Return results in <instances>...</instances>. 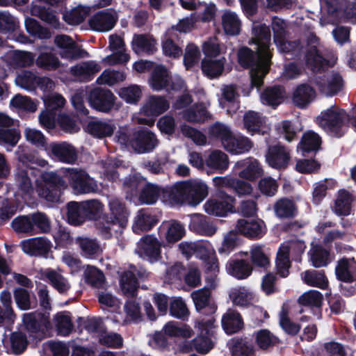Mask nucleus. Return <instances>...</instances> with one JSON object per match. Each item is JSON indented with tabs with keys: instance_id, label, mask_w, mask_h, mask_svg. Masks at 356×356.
Masks as SVG:
<instances>
[{
	"instance_id": "obj_37",
	"label": "nucleus",
	"mask_w": 356,
	"mask_h": 356,
	"mask_svg": "<svg viewBox=\"0 0 356 356\" xmlns=\"http://www.w3.org/2000/svg\"><path fill=\"white\" fill-rule=\"evenodd\" d=\"M222 326L227 334H232L243 328V321L238 312L228 310L222 317Z\"/></svg>"
},
{
	"instance_id": "obj_26",
	"label": "nucleus",
	"mask_w": 356,
	"mask_h": 356,
	"mask_svg": "<svg viewBox=\"0 0 356 356\" xmlns=\"http://www.w3.org/2000/svg\"><path fill=\"white\" fill-rule=\"evenodd\" d=\"M236 229L247 237L255 238L264 234V225L261 220L241 219L238 220Z\"/></svg>"
},
{
	"instance_id": "obj_63",
	"label": "nucleus",
	"mask_w": 356,
	"mask_h": 356,
	"mask_svg": "<svg viewBox=\"0 0 356 356\" xmlns=\"http://www.w3.org/2000/svg\"><path fill=\"white\" fill-rule=\"evenodd\" d=\"M38 77L29 71H24L15 78L16 85L26 90L33 88L38 83Z\"/></svg>"
},
{
	"instance_id": "obj_38",
	"label": "nucleus",
	"mask_w": 356,
	"mask_h": 356,
	"mask_svg": "<svg viewBox=\"0 0 356 356\" xmlns=\"http://www.w3.org/2000/svg\"><path fill=\"white\" fill-rule=\"evenodd\" d=\"M136 269L125 271L121 276L120 284L123 295L127 297L136 296L138 289V282L136 280Z\"/></svg>"
},
{
	"instance_id": "obj_35",
	"label": "nucleus",
	"mask_w": 356,
	"mask_h": 356,
	"mask_svg": "<svg viewBox=\"0 0 356 356\" xmlns=\"http://www.w3.org/2000/svg\"><path fill=\"white\" fill-rule=\"evenodd\" d=\"M131 44L132 49L136 54H152L156 50V42L149 35H135Z\"/></svg>"
},
{
	"instance_id": "obj_52",
	"label": "nucleus",
	"mask_w": 356,
	"mask_h": 356,
	"mask_svg": "<svg viewBox=\"0 0 356 356\" xmlns=\"http://www.w3.org/2000/svg\"><path fill=\"white\" fill-rule=\"evenodd\" d=\"M183 118L191 122H203L210 118V115L206 110L205 106L195 105L193 107L186 109L183 113Z\"/></svg>"
},
{
	"instance_id": "obj_14",
	"label": "nucleus",
	"mask_w": 356,
	"mask_h": 356,
	"mask_svg": "<svg viewBox=\"0 0 356 356\" xmlns=\"http://www.w3.org/2000/svg\"><path fill=\"white\" fill-rule=\"evenodd\" d=\"M136 252L151 262L156 261L161 253V244L156 238L147 235L138 242Z\"/></svg>"
},
{
	"instance_id": "obj_24",
	"label": "nucleus",
	"mask_w": 356,
	"mask_h": 356,
	"mask_svg": "<svg viewBox=\"0 0 356 356\" xmlns=\"http://www.w3.org/2000/svg\"><path fill=\"white\" fill-rule=\"evenodd\" d=\"M205 165L213 172L222 173L227 170L229 167V157L224 152L214 149L211 151L206 157Z\"/></svg>"
},
{
	"instance_id": "obj_27",
	"label": "nucleus",
	"mask_w": 356,
	"mask_h": 356,
	"mask_svg": "<svg viewBox=\"0 0 356 356\" xmlns=\"http://www.w3.org/2000/svg\"><path fill=\"white\" fill-rule=\"evenodd\" d=\"M229 296L232 303L238 307H248L256 301L254 293L244 286H238L230 290Z\"/></svg>"
},
{
	"instance_id": "obj_51",
	"label": "nucleus",
	"mask_w": 356,
	"mask_h": 356,
	"mask_svg": "<svg viewBox=\"0 0 356 356\" xmlns=\"http://www.w3.org/2000/svg\"><path fill=\"white\" fill-rule=\"evenodd\" d=\"M303 281L311 286L324 289L327 285V280L323 272L316 270H306L301 274Z\"/></svg>"
},
{
	"instance_id": "obj_50",
	"label": "nucleus",
	"mask_w": 356,
	"mask_h": 356,
	"mask_svg": "<svg viewBox=\"0 0 356 356\" xmlns=\"http://www.w3.org/2000/svg\"><path fill=\"white\" fill-rule=\"evenodd\" d=\"M353 199L351 195L346 191H340L335 201L334 211L339 216H347L350 212Z\"/></svg>"
},
{
	"instance_id": "obj_23",
	"label": "nucleus",
	"mask_w": 356,
	"mask_h": 356,
	"mask_svg": "<svg viewBox=\"0 0 356 356\" xmlns=\"http://www.w3.org/2000/svg\"><path fill=\"white\" fill-rule=\"evenodd\" d=\"M169 106V102L163 97L152 95L146 99L140 111L148 116H158L166 111Z\"/></svg>"
},
{
	"instance_id": "obj_42",
	"label": "nucleus",
	"mask_w": 356,
	"mask_h": 356,
	"mask_svg": "<svg viewBox=\"0 0 356 356\" xmlns=\"http://www.w3.org/2000/svg\"><path fill=\"white\" fill-rule=\"evenodd\" d=\"M161 230L165 232V238L168 243H174L180 240L185 233L184 227L176 220L163 223Z\"/></svg>"
},
{
	"instance_id": "obj_56",
	"label": "nucleus",
	"mask_w": 356,
	"mask_h": 356,
	"mask_svg": "<svg viewBox=\"0 0 356 356\" xmlns=\"http://www.w3.org/2000/svg\"><path fill=\"white\" fill-rule=\"evenodd\" d=\"M12 227L17 232L26 233L29 235L35 234L31 216H22L15 218L12 222Z\"/></svg>"
},
{
	"instance_id": "obj_59",
	"label": "nucleus",
	"mask_w": 356,
	"mask_h": 356,
	"mask_svg": "<svg viewBox=\"0 0 356 356\" xmlns=\"http://www.w3.org/2000/svg\"><path fill=\"white\" fill-rule=\"evenodd\" d=\"M40 319L42 317L39 314H24L23 315V322L26 329L32 334H36L40 331L43 332L44 329L48 327L47 324H40L38 322Z\"/></svg>"
},
{
	"instance_id": "obj_62",
	"label": "nucleus",
	"mask_w": 356,
	"mask_h": 356,
	"mask_svg": "<svg viewBox=\"0 0 356 356\" xmlns=\"http://www.w3.org/2000/svg\"><path fill=\"white\" fill-rule=\"evenodd\" d=\"M323 301V295L318 291L310 290L302 294L298 302L305 306L320 307Z\"/></svg>"
},
{
	"instance_id": "obj_1",
	"label": "nucleus",
	"mask_w": 356,
	"mask_h": 356,
	"mask_svg": "<svg viewBox=\"0 0 356 356\" xmlns=\"http://www.w3.org/2000/svg\"><path fill=\"white\" fill-rule=\"evenodd\" d=\"M250 44L256 45L257 56L248 47H242L238 51V60L241 65L251 67L250 77L252 86L260 87L263 79L268 73L272 56L269 47L270 31L264 24L255 22L252 29Z\"/></svg>"
},
{
	"instance_id": "obj_17",
	"label": "nucleus",
	"mask_w": 356,
	"mask_h": 356,
	"mask_svg": "<svg viewBox=\"0 0 356 356\" xmlns=\"http://www.w3.org/2000/svg\"><path fill=\"white\" fill-rule=\"evenodd\" d=\"M24 252L31 256H45L51 248L50 241L44 237L24 240L21 243Z\"/></svg>"
},
{
	"instance_id": "obj_31",
	"label": "nucleus",
	"mask_w": 356,
	"mask_h": 356,
	"mask_svg": "<svg viewBox=\"0 0 356 356\" xmlns=\"http://www.w3.org/2000/svg\"><path fill=\"white\" fill-rule=\"evenodd\" d=\"M316 92L313 88L307 84H301L294 90L292 96L293 104L304 108L314 100Z\"/></svg>"
},
{
	"instance_id": "obj_3",
	"label": "nucleus",
	"mask_w": 356,
	"mask_h": 356,
	"mask_svg": "<svg viewBox=\"0 0 356 356\" xmlns=\"http://www.w3.org/2000/svg\"><path fill=\"white\" fill-rule=\"evenodd\" d=\"M115 137L121 145L130 146L138 153L150 152L158 145L155 134L145 129L134 131L130 134L127 128H120Z\"/></svg>"
},
{
	"instance_id": "obj_12",
	"label": "nucleus",
	"mask_w": 356,
	"mask_h": 356,
	"mask_svg": "<svg viewBox=\"0 0 356 356\" xmlns=\"http://www.w3.org/2000/svg\"><path fill=\"white\" fill-rule=\"evenodd\" d=\"M243 125L250 135H265L270 132V124L268 119L259 113L249 111L243 115Z\"/></svg>"
},
{
	"instance_id": "obj_5",
	"label": "nucleus",
	"mask_w": 356,
	"mask_h": 356,
	"mask_svg": "<svg viewBox=\"0 0 356 356\" xmlns=\"http://www.w3.org/2000/svg\"><path fill=\"white\" fill-rule=\"evenodd\" d=\"M76 194L95 193L98 191L97 182L83 170L68 168L61 170Z\"/></svg>"
},
{
	"instance_id": "obj_29",
	"label": "nucleus",
	"mask_w": 356,
	"mask_h": 356,
	"mask_svg": "<svg viewBox=\"0 0 356 356\" xmlns=\"http://www.w3.org/2000/svg\"><path fill=\"white\" fill-rule=\"evenodd\" d=\"M221 24L225 34L236 35L241 32V21L238 15L229 10H225L221 15Z\"/></svg>"
},
{
	"instance_id": "obj_10",
	"label": "nucleus",
	"mask_w": 356,
	"mask_h": 356,
	"mask_svg": "<svg viewBox=\"0 0 356 356\" xmlns=\"http://www.w3.org/2000/svg\"><path fill=\"white\" fill-rule=\"evenodd\" d=\"M234 198L222 191L217 193L204 204L205 212L215 216H225L234 208Z\"/></svg>"
},
{
	"instance_id": "obj_20",
	"label": "nucleus",
	"mask_w": 356,
	"mask_h": 356,
	"mask_svg": "<svg viewBox=\"0 0 356 356\" xmlns=\"http://www.w3.org/2000/svg\"><path fill=\"white\" fill-rule=\"evenodd\" d=\"M75 242L80 249L81 256L86 259H95L102 252L101 244L96 238L79 236Z\"/></svg>"
},
{
	"instance_id": "obj_21",
	"label": "nucleus",
	"mask_w": 356,
	"mask_h": 356,
	"mask_svg": "<svg viewBox=\"0 0 356 356\" xmlns=\"http://www.w3.org/2000/svg\"><path fill=\"white\" fill-rule=\"evenodd\" d=\"M319 90L326 95L337 94L343 86V81L337 73L326 74L324 78H319L316 81Z\"/></svg>"
},
{
	"instance_id": "obj_39",
	"label": "nucleus",
	"mask_w": 356,
	"mask_h": 356,
	"mask_svg": "<svg viewBox=\"0 0 356 356\" xmlns=\"http://www.w3.org/2000/svg\"><path fill=\"white\" fill-rule=\"evenodd\" d=\"M40 274L42 278L47 279L60 293L66 292L70 287L68 281L61 274L54 270H41Z\"/></svg>"
},
{
	"instance_id": "obj_41",
	"label": "nucleus",
	"mask_w": 356,
	"mask_h": 356,
	"mask_svg": "<svg viewBox=\"0 0 356 356\" xmlns=\"http://www.w3.org/2000/svg\"><path fill=\"white\" fill-rule=\"evenodd\" d=\"M87 129L91 135L101 138L111 136L115 126L111 121H92L88 123Z\"/></svg>"
},
{
	"instance_id": "obj_40",
	"label": "nucleus",
	"mask_w": 356,
	"mask_h": 356,
	"mask_svg": "<svg viewBox=\"0 0 356 356\" xmlns=\"http://www.w3.org/2000/svg\"><path fill=\"white\" fill-rule=\"evenodd\" d=\"M305 58L307 66L314 72L324 70L325 67L333 65L335 63V60L330 62L324 59L318 54V50L315 47H312L309 49Z\"/></svg>"
},
{
	"instance_id": "obj_64",
	"label": "nucleus",
	"mask_w": 356,
	"mask_h": 356,
	"mask_svg": "<svg viewBox=\"0 0 356 356\" xmlns=\"http://www.w3.org/2000/svg\"><path fill=\"white\" fill-rule=\"evenodd\" d=\"M250 255L252 262L257 266L266 268L270 264L268 255L261 245L252 246Z\"/></svg>"
},
{
	"instance_id": "obj_55",
	"label": "nucleus",
	"mask_w": 356,
	"mask_h": 356,
	"mask_svg": "<svg viewBox=\"0 0 356 356\" xmlns=\"http://www.w3.org/2000/svg\"><path fill=\"white\" fill-rule=\"evenodd\" d=\"M90 13V8L78 6L70 12L64 14V20L69 24L76 25L83 21Z\"/></svg>"
},
{
	"instance_id": "obj_22",
	"label": "nucleus",
	"mask_w": 356,
	"mask_h": 356,
	"mask_svg": "<svg viewBox=\"0 0 356 356\" xmlns=\"http://www.w3.org/2000/svg\"><path fill=\"white\" fill-rule=\"evenodd\" d=\"M235 170L244 168L238 172V176L243 179L253 181L262 175V169L255 159H247L237 161L234 166Z\"/></svg>"
},
{
	"instance_id": "obj_58",
	"label": "nucleus",
	"mask_w": 356,
	"mask_h": 356,
	"mask_svg": "<svg viewBox=\"0 0 356 356\" xmlns=\"http://www.w3.org/2000/svg\"><path fill=\"white\" fill-rule=\"evenodd\" d=\"M10 106L18 110L34 112L37 110V104L29 97L16 95L10 102Z\"/></svg>"
},
{
	"instance_id": "obj_7",
	"label": "nucleus",
	"mask_w": 356,
	"mask_h": 356,
	"mask_svg": "<svg viewBox=\"0 0 356 356\" xmlns=\"http://www.w3.org/2000/svg\"><path fill=\"white\" fill-rule=\"evenodd\" d=\"M349 121V115L336 106H331L321 112L316 118L318 124L327 132L338 134L339 129Z\"/></svg>"
},
{
	"instance_id": "obj_19",
	"label": "nucleus",
	"mask_w": 356,
	"mask_h": 356,
	"mask_svg": "<svg viewBox=\"0 0 356 356\" xmlns=\"http://www.w3.org/2000/svg\"><path fill=\"white\" fill-rule=\"evenodd\" d=\"M223 147L229 153L238 155L248 152L253 147V142L243 135H232L224 142Z\"/></svg>"
},
{
	"instance_id": "obj_18",
	"label": "nucleus",
	"mask_w": 356,
	"mask_h": 356,
	"mask_svg": "<svg viewBox=\"0 0 356 356\" xmlns=\"http://www.w3.org/2000/svg\"><path fill=\"white\" fill-rule=\"evenodd\" d=\"M109 47L113 51V54L106 58L109 65L124 63L129 60L130 56L125 52L124 43L120 36L111 35L109 37Z\"/></svg>"
},
{
	"instance_id": "obj_47",
	"label": "nucleus",
	"mask_w": 356,
	"mask_h": 356,
	"mask_svg": "<svg viewBox=\"0 0 356 356\" xmlns=\"http://www.w3.org/2000/svg\"><path fill=\"white\" fill-rule=\"evenodd\" d=\"M156 223L154 216L144 211H138L133 224V231L140 234L143 231L150 229Z\"/></svg>"
},
{
	"instance_id": "obj_57",
	"label": "nucleus",
	"mask_w": 356,
	"mask_h": 356,
	"mask_svg": "<svg viewBox=\"0 0 356 356\" xmlns=\"http://www.w3.org/2000/svg\"><path fill=\"white\" fill-rule=\"evenodd\" d=\"M126 78L124 72L111 70H105L97 79L96 82L99 85L113 86L123 81Z\"/></svg>"
},
{
	"instance_id": "obj_4",
	"label": "nucleus",
	"mask_w": 356,
	"mask_h": 356,
	"mask_svg": "<svg viewBox=\"0 0 356 356\" xmlns=\"http://www.w3.org/2000/svg\"><path fill=\"white\" fill-rule=\"evenodd\" d=\"M67 187L66 181L56 172H44L36 181V192L47 201H57L61 189Z\"/></svg>"
},
{
	"instance_id": "obj_16",
	"label": "nucleus",
	"mask_w": 356,
	"mask_h": 356,
	"mask_svg": "<svg viewBox=\"0 0 356 356\" xmlns=\"http://www.w3.org/2000/svg\"><path fill=\"white\" fill-rule=\"evenodd\" d=\"M289 160V150L279 145L270 147L266 154V162L270 167L275 169L285 168Z\"/></svg>"
},
{
	"instance_id": "obj_9",
	"label": "nucleus",
	"mask_w": 356,
	"mask_h": 356,
	"mask_svg": "<svg viewBox=\"0 0 356 356\" xmlns=\"http://www.w3.org/2000/svg\"><path fill=\"white\" fill-rule=\"evenodd\" d=\"M214 321L213 317H209L195 322V328L198 330L199 334L193 341V343L197 352L207 353L213 348V341L211 337L213 334Z\"/></svg>"
},
{
	"instance_id": "obj_53",
	"label": "nucleus",
	"mask_w": 356,
	"mask_h": 356,
	"mask_svg": "<svg viewBox=\"0 0 356 356\" xmlns=\"http://www.w3.org/2000/svg\"><path fill=\"white\" fill-rule=\"evenodd\" d=\"M321 143V138L319 135L313 131H308L304 133L299 147L305 152L316 150Z\"/></svg>"
},
{
	"instance_id": "obj_48",
	"label": "nucleus",
	"mask_w": 356,
	"mask_h": 356,
	"mask_svg": "<svg viewBox=\"0 0 356 356\" xmlns=\"http://www.w3.org/2000/svg\"><path fill=\"white\" fill-rule=\"evenodd\" d=\"M83 202H71L67 204L68 222L74 225H80L86 218Z\"/></svg>"
},
{
	"instance_id": "obj_2",
	"label": "nucleus",
	"mask_w": 356,
	"mask_h": 356,
	"mask_svg": "<svg viewBox=\"0 0 356 356\" xmlns=\"http://www.w3.org/2000/svg\"><path fill=\"white\" fill-rule=\"evenodd\" d=\"M208 193L209 188L205 182L193 179L177 182L165 195L171 204L187 203L195 206L202 202Z\"/></svg>"
},
{
	"instance_id": "obj_11",
	"label": "nucleus",
	"mask_w": 356,
	"mask_h": 356,
	"mask_svg": "<svg viewBox=\"0 0 356 356\" xmlns=\"http://www.w3.org/2000/svg\"><path fill=\"white\" fill-rule=\"evenodd\" d=\"M196 257L203 261L207 273L215 274L219 270L218 261L212 244L208 241L197 242Z\"/></svg>"
},
{
	"instance_id": "obj_54",
	"label": "nucleus",
	"mask_w": 356,
	"mask_h": 356,
	"mask_svg": "<svg viewBox=\"0 0 356 356\" xmlns=\"http://www.w3.org/2000/svg\"><path fill=\"white\" fill-rule=\"evenodd\" d=\"M272 29L274 33V42L276 46L279 47L282 50L286 51V48L283 47L284 38L286 35V22L280 18L275 17L273 19Z\"/></svg>"
},
{
	"instance_id": "obj_28",
	"label": "nucleus",
	"mask_w": 356,
	"mask_h": 356,
	"mask_svg": "<svg viewBox=\"0 0 356 356\" xmlns=\"http://www.w3.org/2000/svg\"><path fill=\"white\" fill-rule=\"evenodd\" d=\"M55 43L60 49L59 54L63 58L73 60L80 56L79 49L68 36L61 35L55 38Z\"/></svg>"
},
{
	"instance_id": "obj_6",
	"label": "nucleus",
	"mask_w": 356,
	"mask_h": 356,
	"mask_svg": "<svg viewBox=\"0 0 356 356\" xmlns=\"http://www.w3.org/2000/svg\"><path fill=\"white\" fill-rule=\"evenodd\" d=\"M305 243L299 240H291L285 242L280 247L276 259V268L277 273L283 277L289 275V269L291 266L289 254H294L298 259L305 250Z\"/></svg>"
},
{
	"instance_id": "obj_34",
	"label": "nucleus",
	"mask_w": 356,
	"mask_h": 356,
	"mask_svg": "<svg viewBox=\"0 0 356 356\" xmlns=\"http://www.w3.org/2000/svg\"><path fill=\"white\" fill-rule=\"evenodd\" d=\"M3 60L12 67H22L31 65L34 60L33 56L27 51H10Z\"/></svg>"
},
{
	"instance_id": "obj_36",
	"label": "nucleus",
	"mask_w": 356,
	"mask_h": 356,
	"mask_svg": "<svg viewBox=\"0 0 356 356\" xmlns=\"http://www.w3.org/2000/svg\"><path fill=\"white\" fill-rule=\"evenodd\" d=\"M51 154L58 160L72 163L76 160V152L73 146L67 143L52 144Z\"/></svg>"
},
{
	"instance_id": "obj_49",
	"label": "nucleus",
	"mask_w": 356,
	"mask_h": 356,
	"mask_svg": "<svg viewBox=\"0 0 356 356\" xmlns=\"http://www.w3.org/2000/svg\"><path fill=\"white\" fill-rule=\"evenodd\" d=\"M225 58L212 60L204 58L202 62V70L204 74L211 78L220 76L224 69Z\"/></svg>"
},
{
	"instance_id": "obj_32",
	"label": "nucleus",
	"mask_w": 356,
	"mask_h": 356,
	"mask_svg": "<svg viewBox=\"0 0 356 356\" xmlns=\"http://www.w3.org/2000/svg\"><path fill=\"white\" fill-rule=\"evenodd\" d=\"M335 272L339 280L351 282L356 278V261L353 259H342L338 261Z\"/></svg>"
},
{
	"instance_id": "obj_25",
	"label": "nucleus",
	"mask_w": 356,
	"mask_h": 356,
	"mask_svg": "<svg viewBox=\"0 0 356 356\" xmlns=\"http://www.w3.org/2000/svg\"><path fill=\"white\" fill-rule=\"evenodd\" d=\"M108 206L112 225H118L120 227H124L127 225L129 215L124 204L118 198L111 197L109 199Z\"/></svg>"
},
{
	"instance_id": "obj_44",
	"label": "nucleus",
	"mask_w": 356,
	"mask_h": 356,
	"mask_svg": "<svg viewBox=\"0 0 356 356\" xmlns=\"http://www.w3.org/2000/svg\"><path fill=\"white\" fill-rule=\"evenodd\" d=\"M309 254L312 266L316 268L326 266L332 260L330 252L318 245L311 248Z\"/></svg>"
},
{
	"instance_id": "obj_61",
	"label": "nucleus",
	"mask_w": 356,
	"mask_h": 356,
	"mask_svg": "<svg viewBox=\"0 0 356 356\" xmlns=\"http://www.w3.org/2000/svg\"><path fill=\"white\" fill-rule=\"evenodd\" d=\"M276 215L280 218L291 217L296 212L293 202L286 198L278 200L274 207Z\"/></svg>"
},
{
	"instance_id": "obj_45",
	"label": "nucleus",
	"mask_w": 356,
	"mask_h": 356,
	"mask_svg": "<svg viewBox=\"0 0 356 356\" xmlns=\"http://www.w3.org/2000/svg\"><path fill=\"white\" fill-rule=\"evenodd\" d=\"M226 268L229 274L237 279H245L252 272L250 265L243 260H231L227 264Z\"/></svg>"
},
{
	"instance_id": "obj_60",
	"label": "nucleus",
	"mask_w": 356,
	"mask_h": 356,
	"mask_svg": "<svg viewBox=\"0 0 356 356\" xmlns=\"http://www.w3.org/2000/svg\"><path fill=\"white\" fill-rule=\"evenodd\" d=\"M85 278L88 283L96 288L103 287L104 276L103 273L92 266H87L84 271Z\"/></svg>"
},
{
	"instance_id": "obj_30",
	"label": "nucleus",
	"mask_w": 356,
	"mask_h": 356,
	"mask_svg": "<svg viewBox=\"0 0 356 356\" xmlns=\"http://www.w3.org/2000/svg\"><path fill=\"white\" fill-rule=\"evenodd\" d=\"M189 227L194 232L207 236H211L217 232V227L209 222L206 216L197 213L191 216Z\"/></svg>"
},
{
	"instance_id": "obj_8",
	"label": "nucleus",
	"mask_w": 356,
	"mask_h": 356,
	"mask_svg": "<svg viewBox=\"0 0 356 356\" xmlns=\"http://www.w3.org/2000/svg\"><path fill=\"white\" fill-rule=\"evenodd\" d=\"M150 87L156 91L166 90H184V82L181 79H176V82H172L168 70L163 65H157L154 67L151 77L149 80Z\"/></svg>"
},
{
	"instance_id": "obj_46",
	"label": "nucleus",
	"mask_w": 356,
	"mask_h": 356,
	"mask_svg": "<svg viewBox=\"0 0 356 356\" xmlns=\"http://www.w3.org/2000/svg\"><path fill=\"white\" fill-rule=\"evenodd\" d=\"M285 97V92L282 87L267 88L261 95V101L264 104L276 106L281 104Z\"/></svg>"
},
{
	"instance_id": "obj_33",
	"label": "nucleus",
	"mask_w": 356,
	"mask_h": 356,
	"mask_svg": "<svg viewBox=\"0 0 356 356\" xmlns=\"http://www.w3.org/2000/svg\"><path fill=\"white\" fill-rule=\"evenodd\" d=\"M101 70V67L95 61L89 60L81 63L70 70L72 75L80 81H87Z\"/></svg>"
},
{
	"instance_id": "obj_15",
	"label": "nucleus",
	"mask_w": 356,
	"mask_h": 356,
	"mask_svg": "<svg viewBox=\"0 0 356 356\" xmlns=\"http://www.w3.org/2000/svg\"><path fill=\"white\" fill-rule=\"evenodd\" d=\"M117 18V15L113 10L99 12L90 19L89 25L94 31L106 32L114 27Z\"/></svg>"
},
{
	"instance_id": "obj_43",
	"label": "nucleus",
	"mask_w": 356,
	"mask_h": 356,
	"mask_svg": "<svg viewBox=\"0 0 356 356\" xmlns=\"http://www.w3.org/2000/svg\"><path fill=\"white\" fill-rule=\"evenodd\" d=\"M20 138L21 132L17 128L11 127L0 129V145L4 147L7 151H10L16 146Z\"/></svg>"
},
{
	"instance_id": "obj_13",
	"label": "nucleus",
	"mask_w": 356,
	"mask_h": 356,
	"mask_svg": "<svg viewBox=\"0 0 356 356\" xmlns=\"http://www.w3.org/2000/svg\"><path fill=\"white\" fill-rule=\"evenodd\" d=\"M88 99L93 108L107 113L113 107L115 97L111 90L97 88L90 92Z\"/></svg>"
}]
</instances>
